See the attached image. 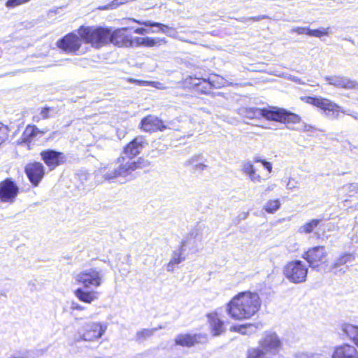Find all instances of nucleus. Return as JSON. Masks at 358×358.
<instances>
[{
    "instance_id": "f257e3e1",
    "label": "nucleus",
    "mask_w": 358,
    "mask_h": 358,
    "mask_svg": "<svg viewBox=\"0 0 358 358\" xmlns=\"http://www.w3.org/2000/svg\"><path fill=\"white\" fill-rule=\"evenodd\" d=\"M131 29L129 27L117 29L113 31L110 28L101 27H80L79 33L85 43L90 44L94 48L113 43L118 47H153L165 43L164 38L151 37L132 38L126 34V31Z\"/></svg>"
},
{
    "instance_id": "f03ea898",
    "label": "nucleus",
    "mask_w": 358,
    "mask_h": 358,
    "mask_svg": "<svg viewBox=\"0 0 358 358\" xmlns=\"http://www.w3.org/2000/svg\"><path fill=\"white\" fill-rule=\"evenodd\" d=\"M150 165V162L142 157L133 161L127 160L124 156H121L117 159V163L103 167L99 172L105 180L124 184L135 178L133 171L138 169L147 168Z\"/></svg>"
},
{
    "instance_id": "7ed1b4c3",
    "label": "nucleus",
    "mask_w": 358,
    "mask_h": 358,
    "mask_svg": "<svg viewBox=\"0 0 358 358\" xmlns=\"http://www.w3.org/2000/svg\"><path fill=\"white\" fill-rule=\"evenodd\" d=\"M261 301L256 292H242L234 296L228 303L227 312L234 320L251 318L259 310Z\"/></svg>"
},
{
    "instance_id": "20e7f679",
    "label": "nucleus",
    "mask_w": 358,
    "mask_h": 358,
    "mask_svg": "<svg viewBox=\"0 0 358 358\" xmlns=\"http://www.w3.org/2000/svg\"><path fill=\"white\" fill-rule=\"evenodd\" d=\"M240 113L245 118L250 120L264 117L268 120L279 122H297L300 119L298 115L284 108L276 107L268 108H243L240 110Z\"/></svg>"
},
{
    "instance_id": "39448f33",
    "label": "nucleus",
    "mask_w": 358,
    "mask_h": 358,
    "mask_svg": "<svg viewBox=\"0 0 358 358\" xmlns=\"http://www.w3.org/2000/svg\"><path fill=\"white\" fill-rule=\"evenodd\" d=\"M282 346V342L275 332L266 331L259 341V345L250 348L247 358H275Z\"/></svg>"
},
{
    "instance_id": "423d86ee",
    "label": "nucleus",
    "mask_w": 358,
    "mask_h": 358,
    "mask_svg": "<svg viewBox=\"0 0 358 358\" xmlns=\"http://www.w3.org/2000/svg\"><path fill=\"white\" fill-rule=\"evenodd\" d=\"M308 268L301 260H293L288 262L283 268L285 278L294 284L304 282L306 280Z\"/></svg>"
},
{
    "instance_id": "0eeeda50",
    "label": "nucleus",
    "mask_w": 358,
    "mask_h": 358,
    "mask_svg": "<svg viewBox=\"0 0 358 358\" xmlns=\"http://www.w3.org/2000/svg\"><path fill=\"white\" fill-rule=\"evenodd\" d=\"M306 101L321 109L325 115L331 119H338L340 112L345 113L340 106L326 98L306 96Z\"/></svg>"
},
{
    "instance_id": "6e6552de",
    "label": "nucleus",
    "mask_w": 358,
    "mask_h": 358,
    "mask_svg": "<svg viewBox=\"0 0 358 358\" xmlns=\"http://www.w3.org/2000/svg\"><path fill=\"white\" fill-rule=\"evenodd\" d=\"M106 330V326L101 323L87 322L78 329L79 341H92L100 338Z\"/></svg>"
},
{
    "instance_id": "1a4fd4ad",
    "label": "nucleus",
    "mask_w": 358,
    "mask_h": 358,
    "mask_svg": "<svg viewBox=\"0 0 358 358\" xmlns=\"http://www.w3.org/2000/svg\"><path fill=\"white\" fill-rule=\"evenodd\" d=\"M102 276L101 270L90 268L79 273L76 280L78 284L83 285L85 287L91 286L98 287L102 283Z\"/></svg>"
},
{
    "instance_id": "9d476101",
    "label": "nucleus",
    "mask_w": 358,
    "mask_h": 358,
    "mask_svg": "<svg viewBox=\"0 0 358 358\" xmlns=\"http://www.w3.org/2000/svg\"><path fill=\"white\" fill-rule=\"evenodd\" d=\"M185 84L201 94H208L212 88H219L223 85L222 83L217 82L210 78H200L193 76L187 78Z\"/></svg>"
},
{
    "instance_id": "9b49d317",
    "label": "nucleus",
    "mask_w": 358,
    "mask_h": 358,
    "mask_svg": "<svg viewBox=\"0 0 358 358\" xmlns=\"http://www.w3.org/2000/svg\"><path fill=\"white\" fill-rule=\"evenodd\" d=\"M19 189L13 178H6L0 182V201L3 203H13L19 194Z\"/></svg>"
},
{
    "instance_id": "f8f14e48",
    "label": "nucleus",
    "mask_w": 358,
    "mask_h": 358,
    "mask_svg": "<svg viewBox=\"0 0 358 358\" xmlns=\"http://www.w3.org/2000/svg\"><path fill=\"white\" fill-rule=\"evenodd\" d=\"M79 36L73 32L69 33L57 41V46L66 53H76L80 48L82 41H84L80 34Z\"/></svg>"
},
{
    "instance_id": "ddd939ff",
    "label": "nucleus",
    "mask_w": 358,
    "mask_h": 358,
    "mask_svg": "<svg viewBox=\"0 0 358 358\" xmlns=\"http://www.w3.org/2000/svg\"><path fill=\"white\" fill-rule=\"evenodd\" d=\"M148 141L144 136H138L124 147L122 155L127 160H132L148 145Z\"/></svg>"
},
{
    "instance_id": "4468645a",
    "label": "nucleus",
    "mask_w": 358,
    "mask_h": 358,
    "mask_svg": "<svg viewBox=\"0 0 358 358\" xmlns=\"http://www.w3.org/2000/svg\"><path fill=\"white\" fill-rule=\"evenodd\" d=\"M40 155L42 160L49 167L50 171L64 164L67 160V157L64 152L53 149L45 150Z\"/></svg>"
},
{
    "instance_id": "2eb2a0df",
    "label": "nucleus",
    "mask_w": 358,
    "mask_h": 358,
    "mask_svg": "<svg viewBox=\"0 0 358 358\" xmlns=\"http://www.w3.org/2000/svg\"><path fill=\"white\" fill-rule=\"evenodd\" d=\"M24 172L34 187H37L45 176V167L38 162L29 163L25 166Z\"/></svg>"
},
{
    "instance_id": "dca6fc26",
    "label": "nucleus",
    "mask_w": 358,
    "mask_h": 358,
    "mask_svg": "<svg viewBox=\"0 0 358 358\" xmlns=\"http://www.w3.org/2000/svg\"><path fill=\"white\" fill-rule=\"evenodd\" d=\"M327 255V252L324 246H315L305 252L301 257L308 263V266L315 268L319 266Z\"/></svg>"
},
{
    "instance_id": "f3484780",
    "label": "nucleus",
    "mask_w": 358,
    "mask_h": 358,
    "mask_svg": "<svg viewBox=\"0 0 358 358\" xmlns=\"http://www.w3.org/2000/svg\"><path fill=\"white\" fill-rule=\"evenodd\" d=\"M324 80L327 81L329 85L337 88L358 90V82L346 76L341 75L329 76H325Z\"/></svg>"
},
{
    "instance_id": "a211bd4d",
    "label": "nucleus",
    "mask_w": 358,
    "mask_h": 358,
    "mask_svg": "<svg viewBox=\"0 0 358 358\" xmlns=\"http://www.w3.org/2000/svg\"><path fill=\"white\" fill-rule=\"evenodd\" d=\"M206 341V336L202 334H180L175 338V343L182 347L191 348L197 343Z\"/></svg>"
},
{
    "instance_id": "6ab92c4d",
    "label": "nucleus",
    "mask_w": 358,
    "mask_h": 358,
    "mask_svg": "<svg viewBox=\"0 0 358 358\" xmlns=\"http://www.w3.org/2000/svg\"><path fill=\"white\" fill-rule=\"evenodd\" d=\"M141 129L147 132H152L157 130L164 131L167 129V126L157 117L148 115L141 120Z\"/></svg>"
},
{
    "instance_id": "aec40b11",
    "label": "nucleus",
    "mask_w": 358,
    "mask_h": 358,
    "mask_svg": "<svg viewBox=\"0 0 358 358\" xmlns=\"http://www.w3.org/2000/svg\"><path fill=\"white\" fill-rule=\"evenodd\" d=\"M202 155H194L184 163V166L194 174H201L208 168Z\"/></svg>"
},
{
    "instance_id": "412c9836",
    "label": "nucleus",
    "mask_w": 358,
    "mask_h": 358,
    "mask_svg": "<svg viewBox=\"0 0 358 358\" xmlns=\"http://www.w3.org/2000/svg\"><path fill=\"white\" fill-rule=\"evenodd\" d=\"M197 234L192 231H190L186 238L182 240L180 246V248L178 250H174L172 253L171 260L173 262H176L178 264H180L185 259V256L184 255V252L185 251V248L189 244L192 243V241L193 240V243H195L194 238L196 236Z\"/></svg>"
},
{
    "instance_id": "4be33fe9",
    "label": "nucleus",
    "mask_w": 358,
    "mask_h": 358,
    "mask_svg": "<svg viewBox=\"0 0 358 358\" xmlns=\"http://www.w3.org/2000/svg\"><path fill=\"white\" fill-rule=\"evenodd\" d=\"M332 358H358V352L355 347L344 344L336 348Z\"/></svg>"
},
{
    "instance_id": "5701e85b",
    "label": "nucleus",
    "mask_w": 358,
    "mask_h": 358,
    "mask_svg": "<svg viewBox=\"0 0 358 358\" xmlns=\"http://www.w3.org/2000/svg\"><path fill=\"white\" fill-rule=\"evenodd\" d=\"M341 335L352 341L358 346V326L350 323H342L340 325Z\"/></svg>"
},
{
    "instance_id": "b1692460",
    "label": "nucleus",
    "mask_w": 358,
    "mask_h": 358,
    "mask_svg": "<svg viewBox=\"0 0 358 358\" xmlns=\"http://www.w3.org/2000/svg\"><path fill=\"white\" fill-rule=\"evenodd\" d=\"M46 131L40 130L35 125H28L18 139V143H29L38 135L43 136Z\"/></svg>"
},
{
    "instance_id": "393cba45",
    "label": "nucleus",
    "mask_w": 358,
    "mask_h": 358,
    "mask_svg": "<svg viewBox=\"0 0 358 358\" xmlns=\"http://www.w3.org/2000/svg\"><path fill=\"white\" fill-rule=\"evenodd\" d=\"M355 260V256L350 252H345L337 258L330 267L331 271L334 274L344 273L345 270L343 268L338 269L341 266L345 265L348 262H352Z\"/></svg>"
},
{
    "instance_id": "a878e982",
    "label": "nucleus",
    "mask_w": 358,
    "mask_h": 358,
    "mask_svg": "<svg viewBox=\"0 0 358 358\" xmlns=\"http://www.w3.org/2000/svg\"><path fill=\"white\" fill-rule=\"evenodd\" d=\"M259 327H262V324L259 323H246L244 324L232 325L230 327V331L238 332L243 335H250L255 333Z\"/></svg>"
},
{
    "instance_id": "bb28decb",
    "label": "nucleus",
    "mask_w": 358,
    "mask_h": 358,
    "mask_svg": "<svg viewBox=\"0 0 358 358\" xmlns=\"http://www.w3.org/2000/svg\"><path fill=\"white\" fill-rule=\"evenodd\" d=\"M208 318L213 336H220L224 331V322L219 319L216 315H210Z\"/></svg>"
},
{
    "instance_id": "cd10ccee",
    "label": "nucleus",
    "mask_w": 358,
    "mask_h": 358,
    "mask_svg": "<svg viewBox=\"0 0 358 358\" xmlns=\"http://www.w3.org/2000/svg\"><path fill=\"white\" fill-rule=\"evenodd\" d=\"M76 296L80 301L87 303L97 299V292L94 291H86L83 288H78L75 290Z\"/></svg>"
},
{
    "instance_id": "c85d7f7f",
    "label": "nucleus",
    "mask_w": 358,
    "mask_h": 358,
    "mask_svg": "<svg viewBox=\"0 0 358 358\" xmlns=\"http://www.w3.org/2000/svg\"><path fill=\"white\" fill-rule=\"evenodd\" d=\"M134 22H136L138 24L143 25L148 27H158L162 33L168 34L169 30L173 31V29L169 27L168 25L164 24L152 22L150 20L141 21L135 19H131Z\"/></svg>"
},
{
    "instance_id": "c756f323",
    "label": "nucleus",
    "mask_w": 358,
    "mask_h": 358,
    "mask_svg": "<svg viewBox=\"0 0 358 358\" xmlns=\"http://www.w3.org/2000/svg\"><path fill=\"white\" fill-rule=\"evenodd\" d=\"M158 329H143L136 332L135 341L139 343H143L148 338L152 337L154 333Z\"/></svg>"
},
{
    "instance_id": "7c9ffc66",
    "label": "nucleus",
    "mask_w": 358,
    "mask_h": 358,
    "mask_svg": "<svg viewBox=\"0 0 358 358\" xmlns=\"http://www.w3.org/2000/svg\"><path fill=\"white\" fill-rule=\"evenodd\" d=\"M321 221V219H313L305 224L301 226L299 229V232L301 234H310L313 231L314 229L319 225Z\"/></svg>"
},
{
    "instance_id": "2f4dec72",
    "label": "nucleus",
    "mask_w": 358,
    "mask_h": 358,
    "mask_svg": "<svg viewBox=\"0 0 358 358\" xmlns=\"http://www.w3.org/2000/svg\"><path fill=\"white\" fill-rule=\"evenodd\" d=\"M20 358H37L43 354L41 349L23 350L17 352Z\"/></svg>"
},
{
    "instance_id": "473e14b6",
    "label": "nucleus",
    "mask_w": 358,
    "mask_h": 358,
    "mask_svg": "<svg viewBox=\"0 0 358 358\" xmlns=\"http://www.w3.org/2000/svg\"><path fill=\"white\" fill-rule=\"evenodd\" d=\"M281 206V203L279 199L269 200L265 204L264 209L268 213L273 214L275 213Z\"/></svg>"
},
{
    "instance_id": "72a5a7b5",
    "label": "nucleus",
    "mask_w": 358,
    "mask_h": 358,
    "mask_svg": "<svg viewBox=\"0 0 358 358\" xmlns=\"http://www.w3.org/2000/svg\"><path fill=\"white\" fill-rule=\"evenodd\" d=\"M300 119L299 120V122H292V124H297V125L296 127H288L289 129H292V130H295V131H312L314 129L313 127H312L311 125L310 124H306L305 122H301V117L299 115H298ZM284 124H289L290 122H283Z\"/></svg>"
},
{
    "instance_id": "f704fd0d",
    "label": "nucleus",
    "mask_w": 358,
    "mask_h": 358,
    "mask_svg": "<svg viewBox=\"0 0 358 358\" xmlns=\"http://www.w3.org/2000/svg\"><path fill=\"white\" fill-rule=\"evenodd\" d=\"M129 1H132V0H113L106 6L99 7V9L101 10H113Z\"/></svg>"
},
{
    "instance_id": "c9c22d12",
    "label": "nucleus",
    "mask_w": 358,
    "mask_h": 358,
    "mask_svg": "<svg viewBox=\"0 0 358 358\" xmlns=\"http://www.w3.org/2000/svg\"><path fill=\"white\" fill-rule=\"evenodd\" d=\"M129 1H132V0H113L106 6L99 7V9L101 10H113Z\"/></svg>"
},
{
    "instance_id": "e433bc0d",
    "label": "nucleus",
    "mask_w": 358,
    "mask_h": 358,
    "mask_svg": "<svg viewBox=\"0 0 358 358\" xmlns=\"http://www.w3.org/2000/svg\"><path fill=\"white\" fill-rule=\"evenodd\" d=\"M78 180L80 182L83 188L85 189V187L87 186L86 182L90 180V174L87 171L84 170L79 171L76 174Z\"/></svg>"
},
{
    "instance_id": "4c0bfd02",
    "label": "nucleus",
    "mask_w": 358,
    "mask_h": 358,
    "mask_svg": "<svg viewBox=\"0 0 358 358\" xmlns=\"http://www.w3.org/2000/svg\"><path fill=\"white\" fill-rule=\"evenodd\" d=\"M328 29H311L309 28L308 36H315V37H321L322 36H327L329 34Z\"/></svg>"
},
{
    "instance_id": "58836bf2",
    "label": "nucleus",
    "mask_w": 358,
    "mask_h": 358,
    "mask_svg": "<svg viewBox=\"0 0 358 358\" xmlns=\"http://www.w3.org/2000/svg\"><path fill=\"white\" fill-rule=\"evenodd\" d=\"M8 131V127L0 122V145L7 139Z\"/></svg>"
},
{
    "instance_id": "ea45409f",
    "label": "nucleus",
    "mask_w": 358,
    "mask_h": 358,
    "mask_svg": "<svg viewBox=\"0 0 358 358\" xmlns=\"http://www.w3.org/2000/svg\"><path fill=\"white\" fill-rule=\"evenodd\" d=\"M243 171L246 174V175H250V174H252V173H254V171H255V169L253 166V164L248 162H245L243 165V169H242Z\"/></svg>"
},
{
    "instance_id": "a19ab883",
    "label": "nucleus",
    "mask_w": 358,
    "mask_h": 358,
    "mask_svg": "<svg viewBox=\"0 0 358 358\" xmlns=\"http://www.w3.org/2000/svg\"><path fill=\"white\" fill-rule=\"evenodd\" d=\"M29 0H8L6 3V6L8 8H14L22 3H27Z\"/></svg>"
},
{
    "instance_id": "79ce46f5",
    "label": "nucleus",
    "mask_w": 358,
    "mask_h": 358,
    "mask_svg": "<svg viewBox=\"0 0 358 358\" xmlns=\"http://www.w3.org/2000/svg\"><path fill=\"white\" fill-rule=\"evenodd\" d=\"M54 110L53 108L45 106L42 108L40 113V115L42 119H48L51 116L49 115L51 111Z\"/></svg>"
},
{
    "instance_id": "37998d69",
    "label": "nucleus",
    "mask_w": 358,
    "mask_h": 358,
    "mask_svg": "<svg viewBox=\"0 0 358 358\" xmlns=\"http://www.w3.org/2000/svg\"><path fill=\"white\" fill-rule=\"evenodd\" d=\"M292 31V32H296L298 34H306L308 36L309 27H294Z\"/></svg>"
},
{
    "instance_id": "c03bdc74",
    "label": "nucleus",
    "mask_w": 358,
    "mask_h": 358,
    "mask_svg": "<svg viewBox=\"0 0 358 358\" xmlns=\"http://www.w3.org/2000/svg\"><path fill=\"white\" fill-rule=\"evenodd\" d=\"M347 190L349 191V192H357L358 190V184L357 183H350L347 185L345 187Z\"/></svg>"
},
{
    "instance_id": "a18cd8bd",
    "label": "nucleus",
    "mask_w": 358,
    "mask_h": 358,
    "mask_svg": "<svg viewBox=\"0 0 358 358\" xmlns=\"http://www.w3.org/2000/svg\"><path fill=\"white\" fill-rule=\"evenodd\" d=\"M248 176L252 182H260L262 181V177L259 174L256 173V170L254 171V173L250 174Z\"/></svg>"
},
{
    "instance_id": "49530a36",
    "label": "nucleus",
    "mask_w": 358,
    "mask_h": 358,
    "mask_svg": "<svg viewBox=\"0 0 358 358\" xmlns=\"http://www.w3.org/2000/svg\"><path fill=\"white\" fill-rule=\"evenodd\" d=\"M297 358H325L324 356H323L321 354H315L311 355H308L306 354L300 355L297 357Z\"/></svg>"
},
{
    "instance_id": "de8ad7c7",
    "label": "nucleus",
    "mask_w": 358,
    "mask_h": 358,
    "mask_svg": "<svg viewBox=\"0 0 358 358\" xmlns=\"http://www.w3.org/2000/svg\"><path fill=\"white\" fill-rule=\"evenodd\" d=\"M134 32L135 34H141V35H145V34H148V33H150V30L146 29V28H143V27H138V28H136L134 30Z\"/></svg>"
},
{
    "instance_id": "09e8293b",
    "label": "nucleus",
    "mask_w": 358,
    "mask_h": 358,
    "mask_svg": "<svg viewBox=\"0 0 358 358\" xmlns=\"http://www.w3.org/2000/svg\"><path fill=\"white\" fill-rule=\"evenodd\" d=\"M262 165L264 167L265 169H266L269 173L272 171V164L269 162H267L266 160H264L262 162Z\"/></svg>"
},
{
    "instance_id": "8fccbe9b",
    "label": "nucleus",
    "mask_w": 358,
    "mask_h": 358,
    "mask_svg": "<svg viewBox=\"0 0 358 358\" xmlns=\"http://www.w3.org/2000/svg\"><path fill=\"white\" fill-rule=\"evenodd\" d=\"M176 264H178L176 262H173V260L171 259L170 262L166 265V270L169 272H173Z\"/></svg>"
},
{
    "instance_id": "3c124183",
    "label": "nucleus",
    "mask_w": 358,
    "mask_h": 358,
    "mask_svg": "<svg viewBox=\"0 0 358 358\" xmlns=\"http://www.w3.org/2000/svg\"><path fill=\"white\" fill-rule=\"evenodd\" d=\"M71 308L73 310H83L85 309V308L83 306H82L81 305H80L77 303H75V302H72Z\"/></svg>"
},
{
    "instance_id": "603ef678",
    "label": "nucleus",
    "mask_w": 358,
    "mask_h": 358,
    "mask_svg": "<svg viewBox=\"0 0 358 358\" xmlns=\"http://www.w3.org/2000/svg\"><path fill=\"white\" fill-rule=\"evenodd\" d=\"M267 18H268V16L266 15H260L258 16H255V17H250V19L252 20L253 21H259V20H262L264 19H267Z\"/></svg>"
},
{
    "instance_id": "864d4df0",
    "label": "nucleus",
    "mask_w": 358,
    "mask_h": 358,
    "mask_svg": "<svg viewBox=\"0 0 358 358\" xmlns=\"http://www.w3.org/2000/svg\"><path fill=\"white\" fill-rule=\"evenodd\" d=\"M248 213H242L241 214H240L238 216V221H241L242 220H245L248 217Z\"/></svg>"
},
{
    "instance_id": "5fc2aeb1",
    "label": "nucleus",
    "mask_w": 358,
    "mask_h": 358,
    "mask_svg": "<svg viewBox=\"0 0 358 358\" xmlns=\"http://www.w3.org/2000/svg\"><path fill=\"white\" fill-rule=\"evenodd\" d=\"M265 159H262L261 157H255L254 158V161L255 162H260V163H262L263 161H264Z\"/></svg>"
},
{
    "instance_id": "6e6d98bb",
    "label": "nucleus",
    "mask_w": 358,
    "mask_h": 358,
    "mask_svg": "<svg viewBox=\"0 0 358 358\" xmlns=\"http://www.w3.org/2000/svg\"><path fill=\"white\" fill-rule=\"evenodd\" d=\"M287 187L289 189H292L294 187L290 185V182H289L287 185Z\"/></svg>"
},
{
    "instance_id": "4d7b16f0",
    "label": "nucleus",
    "mask_w": 358,
    "mask_h": 358,
    "mask_svg": "<svg viewBox=\"0 0 358 358\" xmlns=\"http://www.w3.org/2000/svg\"><path fill=\"white\" fill-rule=\"evenodd\" d=\"M215 95H217V96H223V93H222V92H217V93L215 94Z\"/></svg>"
},
{
    "instance_id": "13d9d810",
    "label": "nucleus",
    "mask_w": 358,
    "mask_h": 358,
    "mask_svg": "<svg viewBox=\"0 0 358 358\" xmlns=\"http://www.w3.org/2000/svg\"><path fill=\"white\" fill-rule=\"evenodd\" d=\"M272 189H273L272 187H268L267 188L266 191H270V190H271Z\"/></svg>"
},
{
    "instance_id": "bf43d9fd",
    "label": "nucleus",
    "mask_w": 358,
    "mask_h": 358,
    "mask_svg": "<svg viewBox=\"0 0 358 358\" xmlns=\"http://www.w3.org/2000/svg\"><path fill=\"white\" fill-rule=\"evenodd\" d=\"M156 329H162V327L159 326V327H157Z\"/></svg>"
},
{
    "instance_id": "052dcab7",
    "label": "nucleus",
    "mask_w": 358,
    "mask_h": 358,
    "mask_svg": "<svg viewBox=\"0 0 358 358\" xmlns=\"http://www.w3.org/2000/svg\"><path fill=\"white\" fill-rule=\"evenodd\" d=\"M355 119H358V116L355 117Z\"/></svg>"
},
{
    "instance_id": "680f3d73",
    "label": "nucleus",
    "mask_w": 358,
    "mask_h": 358,
    "mask_svg": "<svg viewBox=\"0 0 358 358\" xmlns=\"http://www.w3.org/2000/svg\"><path fill=\"white\" fill-rule=\"evenodd\" d=\"M355 119H358V116L355 117Z\"/></svg>"
},
{
    "instance_id": "e2e57ef3",
    "label": "nucleus",
    "mask_w": 358,
    "mask_h": 358,
    "mask_svg": "<svg viewBox=\"0 0 358 358\" xmlns=\"http://www.w3.org/2000/svg\"><path fill=\"white\" fill-rule=\"evenodd\" d=\"M355 119H358V116L355 117Z\"/></svg>"
}]
</instances>
